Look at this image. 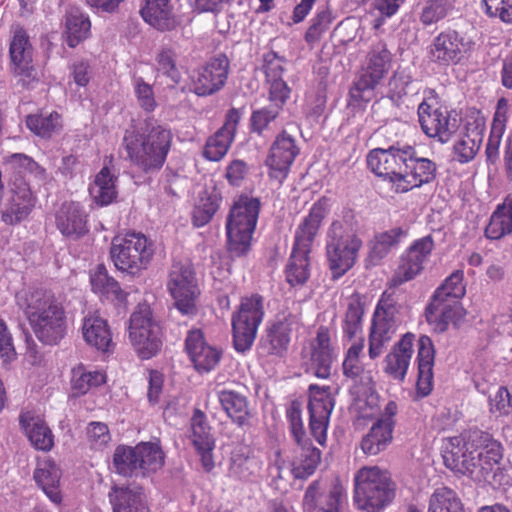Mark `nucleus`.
<instances>
[{
  "mask_svg": "<svg viewBox=\"0 0 512 512\" xmlns=\"http://www.w3.org/2000/svg\"><path fill=\"white\" fill-rule=\"evenodd\" d=\"M512 233V194L499 204L485 228V236L490 240H499Z\"/></svg>",
  "mask_w": 512,
  "mask_h": 512,
  "instance_id": "37998d69",
  "label": "nucleus"
},
{
  "mask_svg": "<svg viewBox=\"0 0 512 512\" xmlns=\"http://www.w3.org/2000/svg\"><path fill=\"white\" fill-rule=\"evenodd\" d=\"M90 282L94 292L100 293L107 298L123 301L126 297L119 283L108 275L103 266H99L91 275Z\"/></svg>",
  "mask_w": 512,
  "mask_h": 512,
  "instance_id": "603ef678",
  "label": "nucleus"
},
{
  "mask_svg": "<svg viewBox=\"0 0 512 512\" xmlns=\"http://www.w3.org/2000/svg\"><path fill=\"white\" fill-rule=\"evenodd\" d=\"M171 141L170 130L149 118L126 130L123 146L134 165L144 172H152L163 166Z\"/></svg>",
  "mask_w": 512,
  "mask_h": 512,
  "instance_id": "f257e3e1",
  "label": "nucleus"
},
{
  "mask_svg": "<svg viewBox=\"0 0 512 512\" xmlns=\"http://www.w3.org/2000/svg\"><path fill=\"white\" fill-rule=\"evenodd\" d=\"M10 197L0 211L1 221L8 226H16L28 219L37 203L36 195L25 180L12 179Z\"/></svg>",
  "mask_w": 512,
  "mask_h": 512,
  "instance_id": "dca6fc26",
  "label": "nucleus"
},
{
  "mask_svg": "<svg viewBox=\"0 0 512 512\" xmlns=\"http://www.w3.org/2000/svg\"><path fill=\"white\" fill-rule=\"evenodd\" d=\"M13 73L23 87H29L37 80V72L32 64L33 47L27 32L20 26L13 27L9 48Z\"/></svg>",
  "mask_w": 512,
  "mask_h": 512,
  "instance_id": "a211bd4d",
  "label": "nucleus"
},
{
  "mask_svg": "<svg viewBox=\"0 0 512 512\" xmlns=\"http://www.w3.org/2000/svg\"><path fill=\"white\" fill-rule=\"evenodd\" d=\"M26 125L36 135L48 138L61 130L62 121L60 114L52 111L50 113L27 116Z\"/></svg>",
  "mask_w": 512,
  "mask_h": 512,
  "instance_id": "3c124183",
  "label": "nucleus"
},
{
  "mask_svg": "<svg viewBox=\"0 0 512 512\" xmlns=\"http://www.w3.org/2000/svg\"><path fill=\"white\" fill-rule=\"evenodd\" d=\"M334 404L329 386L316 384L309 386V426L311 434L319 444H323L326 440L327 428Z\"/></svg>",
  "mask_w": 512,
  "mask_h": 512,
  "instance_id": "6ab92c4d",
  "label": "nucleus"
},
{
  "mask_svg": "<svg viewBox=\"0 0 512 512\" xmlns=\"http://www.w3.org/2000/svg\"><path fill=\"white\" fill-rule=\"evenodd\" d=\"M86 438L91 449L103 450L111 441V434L107 424L91 422L86 428Z\"/></svg>",
  "mask_w": 512,
  "mask_h": 512,
  "instance_id": "0e129e2a",
  "label": "nucleus"
},
{
  "mask_svg": "<svg viewBox=\"0 0 512 512\" xmlns=\"http://www.w3.org/2000/svg\"><path fill=\"white\" fill-rule=\"evenodd\" d=\"M482 4L488 17L512 23V0H482Z\"/></svg>",
  "mask_w": 512,
  "mask_h": 512,
  "instance_id": "69168bd1",
  "label": "nucleus"
},
{
  "mask_svg": "<svg viewBox=\"0 0 512 512\" xmlns=\"http://www.w3.org/2000/svg\"><path fill=\"white\" fill-rule=\"evenodd\" d=\"M292 461V474L295 478L306 479L311 476L321 460V452L308 442L298 444Z\"/></svg>",
  "mask_w": 512,
  "mask_h": 512,
  "instance_id": "c03bdc74",
  "label": "nucleus"
},
{
  "mask_svg": "<svg viewBox=\"0 0 512 512\" xmlns=\"http://www.w3.org/2000/svg\"><path fill=\"white\" fill-rule=\"evenodd\" d=\"M394 421L389 417H381L373 424L369 433L362 439L361 448L367 455H377L384 450L392 440Z\"/></svg>",
  "mask_w": 512,
  "mask_h": 512,
  "instance_id": "79ce46f5",
  "label": "nucleus"
},
{
  "mask_svg": "<svg viewBox=\"0 0 512 512\" xmlns=\"http://www.w3.org/2000/svg\"><path fill=\"white\" fill-rule=\"evenodd\" d=\"M56 225L59 231L72 238H78L87 231V214L79 203L65 202L56 213Z\"/></svg>",
  "mask_w": 512,
  "mask_h": 512,
  "instance_id": "2f4dec72",
  "label": "nucleus"
},
{
  "mask_svg": "<svg viewBox=\"0 0 512 512\" xmlns=\"http://www.w3.org/2000/svg\"><path fill=\"white\" fill-rule=\"evenodd\" d=\"M428 512H464V510L456 492L443 486L435 489L432 493Z\"/></svg>",
  "mask_w": 512,
  "mask_h": 512,
  "instance_id": "864d4df0",
  "label": "nucleus"
},
{
  "mask_svg": "<svg viewBox=\"0 0 512 512\" xmlns=\"http://www.w3.org/2000/svg\"><path fill=\"white\" fill-rule=\"evenodd\" d=\"M217 397L221 407L238 426L247 424L250 417L248 399L246 395L237 389L224 387L217 391Z\"/></svg>",
  "mask_w": 512,
  "mask_h": 512,
  "instance_id": "4c0bfd02",
  "label": "nucleus"
},
{
  "mask_svg": "<svg viewBox=\"0 0 512 512\" xmlns=\"http://www.w3.org/2000/svg\"><path fill=\"white\" fill-rule=\"evenodd\" d=\"M394 314V306L380 300L374 313L369 338V356L371 359H375L382 354L384 346L395 334L397 322Z\"/></svg>",
  "mask_w": 512,
  "mask_h": 512,
  "instance_id": "5701e85b",
  "label": "nucleus"
},
{
  "mask_svg": "<svg viewBox=\"0 0 512 512\" xmlns=\"http://www.w3.org/2000/svg\"><path fill=\"white\" fill-rule=\"evenodd\" d=\"M104 382L105 375L102 372H86L81 366L73 370L72 389L75 394H85L90 390V388L97 387Z\"/></svg>",
  "mask_w": 512,
  "mask_h": 512,
  "instance_id": "4d7b16f0",
  "label": "nucleus"
},
{
  "mask_svg": "<svg viewBox=\"0 0 512 512\" xmlns=\"http://www.w3.org/2000/svg\"><path fill=\"white\" fill-rule=\"evenodd\" d=\"M412 333L405 334L385 358V371L394 379L404 380L413 355Z\"/></svg>",
  "mask_w": 512,
  "mask_h": 512,
  "instance_id": "f704fd0d",
  "label": "nucleus"
},
{
  "mask_svg": "<svg viewBox=\"0 0 512 512\" xmlns=\"http://www.w3.org/2000/svg\"><path fill=\"white\" fill-rule=\"evenodd\" d=\"M264 317L263 298L258 294L243 297L232 315L233 344L238 352L249 350Z\"/></svg>",
  "mask_w": 512,
  "mask_h": 512,
  "instance_id": "9d476101",
  "label": "nucleus"
},
{
  "mask_svg": "<svg viewBox=\"0 0 512 512\" xmlns=\"http://www.w3.org/2000/svg\"><path fill=\"white\" fill-rule=\"evenodd\" d=\"M241 119V112L231 108L226 114L223 126L210 136L205 144L203 155L210 161H220L228 152L234 141L237 125Z\"/></svg>",
  "mask_w": 512,
  "mask_h": 512,
  "instance_id": "a878e982",
  "label": "nucleus"
},
{
  "mask_svg": "<svg viewBox=\"0 0 512 512\" xmlns=\"http://www.w3.org/2000/svg\"><path fill=\"white\" fill-rule=\"evenodd\" d=\"M482 143V133L477 129L463 135L454 144V157L460 163H468L474 159Z\"/></svg>",
  "mask_w": 512,
  "mask_h": 512,
  "instance_id": "5fc2aeb1",
  "label": "nucleus"
},
{
  "mask_svg": "<svg viewBox=\"0 0 512 512\" xmlns=\"http://www.w3.org/2000/svg\"><path fill=\"white\" fill-rule=\"evenodd\" d=\"M331 21L332 16L328 9L319 10L312 18L311 24L306 31L305 41L309 45L317 43L323 34L329 29Z\"/></svg>",
  "mask_w": 512,
  "mask_h": 512,
  "instance_id": "680f3d73",
  "label": "nucleus"
},
{
  "mask_svg": "<svg viewBox=\"0 0 512 512\" xmlns=\"http://www.w3.org/2000/svg\"><path fill=\"white\" fill-rule=\"evenodd\" d=\"M407 235L408 229L402 226L376 233L368 243L369 252L366 265H378Z\"/></svg>",
  "mask_w": 512,
  "mask_h": 512,
  "instance_id": "7c9ffc66",
  "label": "nucleus"
},
{
  "mask_svg": "<svg viewBox=\"0 0 512 512\" xmlns=\"http://www.w3.org/2000/svg\"><path fill=\"white\" fill-rule=\"evenodd\" d=\"M469 444L473 449V471L471 478L477 481H488L503 457L501 444L492 439L488 433L473 431L469 434Z\"/></svg>",
  "mask_w": 512,
  "mask_h": 512,
  "instance_id": "4468645a",
  "label": "nucleus"
},
{
  "mask_svg": "<svg viewBox=\"0 0 512 512\" xmlns=\"http://www.w3.org/2000/svg\"><path fill=\"white\" fill-rule=\"evenodd\" d=\"M473 455L469 439L466 441L460 436L445 439L442 456L445 466L450 470L471 477Z\"/></svg>",
  "mask_w": 512,
  "mask_h": 512,
  "instance_id": "c756f323",
  "label": "nucleus"
},
{
  "mask_svg": "<svg viewBox=\"0 0 512 512\" xmlns=\"http://www.w3.org/2000/svg\"><path fill=\"white\" fill-rule=\"evenodd\" d=\"M405 0H373L371 3L372 12L377 14L374 28L382 26L387 18L395 15Z\"/></svg>",
  "mask_w": 512,
  "mask_h": 512,
  "instance_id": "774afa93",
  "label": "nucleus"
},
{
  "mask_svg": "<svg viewBox=\"0 0 512 512\" xmlns=\"http://www.w3.org/2000/svg\"><path fill=\"white\" fill-rule=\"evenodd\" d=\"M185 347L195 369L201 373L213 370L221 359V351L206 342L201 330L189 331Z\"/></svg>",
  "mask_w": 512,
  "mask_h": 512,
  "instance_id": "cd10ccee",
  "label": "nucleus"
},
{
  "mask_svg": "<svg viewBox=\"0 0 512 512\" xmlns=\"http://www.w3.org/2000/svg\"><path fill=\"white\" fill-rule=\"evenodd\" d=\"M475 41L456 30L440 32L429 46V58L440 66L456 65L466 61L475 48Z\"/></svg>",
  "mask_w": 512,
  "mask_h": 512,
  "instance_id": "9b49d317",
  "label": "nucleus"
},
{
  "mask_svg": "<svg viewBox=\"0 0 512 512\" xmlns=\"http://www.w3.org/2000/svg\"><path fill=\"white\" fill-rule=\"evenodd\" d=\"M346 504L347 495L338 480H315L307 487L303 497L304 512H341Z\"/></svg>",
  "mask_w": 512,
  "mask_h": 512,
  "instance_id": "2eb2a0df",
  "label": "nucleus"
},
{
  "mask_svg": "<svg viewBox=\"0 0 512 512\" xmlns=\"http://www.w3.org/2000/svg\"><path fill=\"white\" fill-rule=\"evenodd\" d=\"M392 66V54L384 42L379 41L371 47L367 55L366 65L358 79L350 89V97L354 102H368L374 89L387 75Z\"/></svg>",
  "mask_w": 512,
  "mask_h": 512,
  "instance_id": "1a4fd4ad",
  "label": "nucleus"
},
{
  "mask_svg": "<svg viewBox=\"0 0 512 512\" xmlns=\"http://www.w3.org/2000/svg\"><path fill=\"white\" fill-rule=\"evenodd\" d=\"M456 0H426L420 21L423 25L429 26L439 22L452 13Z\"/></svg>",
  "mask_w": 512,
  "mask_h": 512,
  "instance_id": "6e6d98bb",
  "label": "nucleus"
},
{
  "mask_svg": "<svg viewBox=\"0 0 512 512\" xmlns=\"http://www.w3.org/2000/svg\"><path fill=\"white\" fill-rule=\"evenodd\" d=\"M417 113L422 131L440 143H447L457 130V120L450 117L447 109L435 107L426 100L419 104Z\"/></svg>",
  "mask_w": 512,
  "mask_h": 512,
  "instance_id": "412c9836",
  "label": "nucleus"
},
{
  "mask_svg": "<svg viewBox=\"0 0 512 512\" xmlns=\"http://www.w3.org/2000/svg\"><path fill=\"white\" fill-rule=\"evenodd\" d=\"M167 288L174 299L176 308L183 315L195 313L196 299L200 291L195 272L189 263H173L167 281Z\"/></svg>",
  "mask_w": 512,
  "mask_h": 512,
  "instance_id": "f8f14e48",
  "label": "nucleus"
},
{
  "mask_svg": "<svg viewBox=\"0 0 512 512\" xmlns=\"http://www.w3.org/2000/svg\"><path fill=\"white\" fill-rule=\"evenodd\" d=\"M289 343V334L282 324H275L269 330L267 337L262 342V347L269 354H281Z\"/></svg>",
  "mask_w": 512,
  "mask_h": 512,
  "instance_id": "052dcab7",
  "label": "nucleus"
},
{
  "mask_svg": "<svg viewBox=\"0 0 512 512\" xmlns=\"http://www.w3.org/2000/svg\"><path fill=\"white\" fill-rule=\"evenodd\" d=\"M489 411L495 417L512 413V393L505 386H499L489 395Z\"/></svg>",
  "mask_w": 512,
  "mask_h": 512,
  "instance_id": "bf43d9fd",
  "label": "nucleus"
},
{
  "mask_svg": "<svg viewBox=\"0 0 512 512\" xmlns=\"http://www.w3.org/2000/svg\"><path fill=\"white\" fill-rule=\"evenodd\" d=\"M329 210V200L325 197L320 198L312 205L309 214L296 230L294 247L285 271L286 279L292 286L302 285L309 278L310 246Z\"/></svg>",
  "mask_w": 512,
  "mask_h": 512,
  "instance_id": "7ed1b4c3",
  "label": "nucleus"
},
{
  "mask_svg": "<svg viewBox=\"0 0 512 512\" xmlns=\"http://www.w3.org/2000/svg\"><path fill=\"white\" fill-rule=\"evenodd\" d=\"M312 352L306 371L318 378L326 379L331 374V367L336 356L331 345L328 328L321 326L311 344Z\"/></svg>",
  "mask_w": 512,
  "mask_h": 512,
  "instance_id": "bb28decb",
  "label": "nucleus"
},
{
  "mask_svg": "<svg viewBox=\"0 0 512 512\" xmlns=\"http://www.w3.org/2000/svg\"><path fill=\"white\" fill-rule=\"evenodd\" d=\"M116 180L117 177L111 173L108 166H104L96 174L93 183L89 186V193L97 204L108 205L115 199Z\"/></svg>",
  "mask_w": 512,
  "mask_h": 512,
  "instance_id": "a18cd8bd",
  "label": "nucleus"
},
{
  "mask_svg": "<svg viewBox=\"0 0 512 512\" xmlns=\"http://www.w3.org/2000/svg\"><path fill=\"white\" fill-rule=\"evenodd\" d=\"M129 337L142 359L153 357L161 347L159 327L148 305H138L130 317Z\"/></svg>",
  "mask_w": 512,
  "mask_h": 512,
  "instance_id": "ddd939ff",
  "label": "nucleus"
},
{
  "mask_svg": "<svg viewBox=\"0 0 512 512\" xmlns=\"http://www.w3.org/2000/svg\"><path fill=\"white\" fill-rule=\"evenodd\" d=\"M409 153V145L390 146L388 149L377 148L368 154L367 164L374 174L389 179L396 189Z\"/></svg>",
  "mask_w": 512,
  "mask_h": 512,
  "instance_id": "f3484780",
  "label": "nucleus"
},
{
  "mask_svg": "<svg viewBox=\"0 0 512 512\" xmlns=\"http://www.w3.org/2000/svg\"><path fill=\"white\" fill-rule=\"evenodd\" d=\"M435 358V349L432 340L426 335L418 339V379L417 393L425 397L433 389V366Z\"/></svg>",
  "mask_w": 512,
  "mask_h": 512,
  "instance_id": "473e14b6",
  "label": "nucleus"
},
{
  "mask_svg": "<svg viewBox=\"0 0 512 512\" xmlns=\"http://www.w3.org/2000/svg\"><path fill=\"white\" fill-rule=\"evenodd\" d=\"M152 256V244L142 233L130 232L112 240L110 257L119 271L135 275L146 269Z\"/></svg>",
  "mask_w": 512,
  "mask_h": 512,
  "instance_id": "6e6552de",
  "label": "nucleus"
},
{
  "mask_svg": "<svg viewBox=\"0 0 512 512\" xmlns=\"http://www.w3.org/2000/svg\"><path fill=\"white\" fill-rule=\"evenodd\" d=\"M3 164L6 170L17 174L15 175L14 179L20 178L24 180L21 177L22 174H31L39 180L45 179L46 176V171L44 168H42L32 158L22 153H14L5 156L3 159Z\"/></svg>",
  "mask_w": 512,
  "mask_h": 512,
  "instance_id": "8fccbe9b",
  "label": "nucleus"
},
{
  "mask_svg": "<svg viewBox=\"0 0 512 512\" xmlns=\"http://www.w3.org/2000/svg\"><path fill=\"white\" fill-rule=\"evenodd\" d=\"M221 201V194L216 189L202 191L193 210L194 224L198 227L207 224L219 209Z\"/></svg>",
  "mask_w": 512,
  "mask_h": 512,
  "instance_id": "49530a36",
  "label": "nucleus"
},
{
  "mask_svg": "<svg viewBox=\"0 0 512 512\" xmlns=\"http://www.w3.org/2000/svg\"><path fill=\"white\" fill-rule=\"evenodd\" d=\"M190 438L200 457L202 468L206 472H211L215 467L213 457L215 439L210 432L205 415L199 410L194 413L191 419Z\"/></svg>",
  "mask_w": 512,
  "mask_h": 512,
  "instance_id": "c85d7f7f",
  "label": "nucleus"
},
{
  "mask_svg": "<svg viewBox=\"0 0 512 512\" xmlns=\"http://www.w3.org/2000/svg\"><path fill=\"white\" fill-rule=\"evenodd\" d=\"M229 73V60L225 55L212 58L194 72L192 87L199 96L211 95L222 89Z\"/></svg>",
  "mask_w": 512,
  "mask_h": 512,
  "instance_id": "b1692460",
  "label": "nucleus"
},
{
  "mask_svg": "<svg viewBox=\"0 0 512 512\" xmlns=\"http://www.w3.org/2000/svg\"><path fill=\"white\" fill-rule=\"evenodd\" d=\"M89 17L78 8H71L66 16L67 44L74 48L90 34Z\"/></svg>",
  "mask_w": 512,
  "mask_h": 512,
  "instance_id": "de8ad7c7",
  "label": "nucleus"
},
{
  "mask_svg": "<svg viewBox=\"0 0 512 512\" xmlns=\"http://www.w3.org/2000/svg\"><path fill=\"white\" fill-rule=\"evenodd\" d=\"M108 497L113 512H150L141 488L115 486Z\"/></svg>",
  "mask_w": 512,
  "mask_h": 512,
  "instance_id": "58836bf2",
  "label": "nucleus"
},
{
  "mask_svg": "<svg viewBox=\"0 0 512 512\" xmlns=\"http://www.w3.org/2000/svg\"><path fill=\"white\" fill-rule=\"evenodd\" d=\"M20 426L31 444L38 450L50 451L54 446V435L44 420L32 412L20 415Z\"/></svg>",
  "mask_w": 512,
  "mask_h": 512,
  "instance_id": "e433bc0d",
  "label": "nucleus"
},
{
  "mask_svg": "<svg viewBox=\"0 0 512 512\" xmlns=\"http://www.w3.org/2000/svg\"><path fill=\"white\" fill-rule=\"evenodd\" d=\"M395 497L390 473L378 466H364L354 475V503L359 510L380 512Z\"/></svg>",
  "mask_w": 512,
  "mask_h": 512,
  "instance_id": "20e7f679",
  "label": "nucleus"
},
{
  "mask_svg": "<svg viewBox=\"0 0 512 512\" xmlns=\"http://www.w3.org/2000/svg\"><path fill=\"white\" fill-rule=\"evenodd\" d=\"M141 15L148 24L161 31L172 30L179 23L170 0H146Z\"/></svg>",
  "mask_w": 512,
  "mask_h": 512,
  "instance_id": "a19ab883",
  "label": "nucleus"
},
{
  "mask_svg": "<svg viewBox=\"0 0 512 512\" xmlns=\"http://www.w3.org/2000/svg\"><path fill=\"white\" fill-rule=\"evenodd\" d=\"M259 209L260 202L248 196H240L231 207L226 230L229 249L236 255H241L248 250Z\"/></svg>",
  "mask_w": 512,
  "mask_h": 512,
  "instance_id": "0eeeda50",
  "label": "nucleus"
},
{
  "mask_svg": "<svg viewBox=\"0 0 512 512\" xmlns=\"http://www.w3.org/2000/svg\"><path fill=\"white\" fill-rule=\"evenodd\" d=\"M362 240L346 220H334L326 234V256L333 278L350 270L358 257Z\"/></svg>",
  "mask_w": 512,
  "mask_h": 512,
  "instance_id": "39448f33",
  "label": "nucleus"
},
{
  "mask_svg": "<svg viewBox=\"0 0 512 512\" xmlns=\"http://www.w3.org/2000/svg\"><path fill=\"white\" fill-rule=\"evenodd\" d=\"M34 479L53 503L61 502L62 498L59 490L61 470L52 459L45 457L38 461L37 468L34 471Z\"/></svg>",
  "mask_w": 512,
  "mask_h": 512,
  "instance_id": "ea45409f",
  "label": "nucleus"
},
{
  "mask_svg": "<svg viewBox=\"0 0 512 512\" xmlns=\"http://www.w3.org/2000/svg\"><path fill=\"white\" fill-rule=\"evenodd\" d=\"M282 110L279 104L269 103L267 106L255 110L251 116L252 128L258 133L268 128L269 124L274 121Z\"/></svg>",
  "mask_w": 512,
  "mask_h": 512,
  "instance_id": "338daca9",
  "label": "nucleus"
},
{
  "mask_svg": "<svg viewBox=\"0 0 512 512\" xmlns=\"http://www.w3.org/2000/svg\"><path fill=\"white\" fill-rule=\"evenodd\" d=\"M434 242L431 236L416 240L401 256L398 267L389 281L391 287H397L414 279L428 260Z\"/></svg>",
  "mask_w": 512,
  "mask_h": 512,
  "instance_id": "aec40b11",
  "label": "nucleus"
},
{
  "mask_svg": "<svg viewBox=\"0 0 512 512\" xmlns=\"http://www.w3.org/2000/svg\"><path fill=\"white\" fill-rule=\"evenodd\" d=\"M412 77L405 70H397L394 72L388 82V97L398 102L409 94L411 90Z\"/></svg>",
  "mask_w": 512,
  "mask_h": 512,
  "instance_id": "e2e57ef3",
  "label": "nucleus"
},
{
  "mask_svg": "<svg viewBox=\"0 0 512 512\" xmlns=\"http://www.w3.org/2000/svg\"><path fill=\"white\" fill-rule=\"evenodd\" d=\"M298 154L296 140L285 131L280 133L272 143L266 159L269 177L282 184Z\"/></svg>",
  "mask_w": 512,
  "mask_h": 512,
  "instance_id": "4be33fe9",
  "label": "nucleus"
},
{
  "mask_svg": "<svg viewBox=\"0 0 512 512\" xmlns=\"http://www.w3.org/2000/svg\"><path fill=\"white\" fill-rule=\"evenodd\" d=\"M464 316L463 308L457 299L433 298L426 308V318L435 324L440 331H444L449 323L456 324Z\"/></svg>",
  "mask_w": 512,
  "mask_h": 512,
  "instance_id": "72a5a7b5",
  "label": "nucleus"
},
{
  "mask_svg": "<svg viewBox=\"0 0 512 512\" xmlns=\"http://www.w3.org/2000/svg\"><path fill=\"white\" fill-rule=\"evenodd\" d=\"M410 156L406 158L403 173L396 192L404 193L421 187L435 179L436 164L428 158L417 157L415 149L410 146Z\"/></svg>",
  "mask_w": 512,
  "mask_h": 512,
  "instance_id": "393cba45",
  "label": "nucleus"
},
{
  "mask_svg": "<svg viewBox=\"0 0 512 512\" xmlns=\"http://www.w3.org/2000/svg\"><path fill=\"white\" fill-rule=\"evenodd\" d=\"M165 453L159 441L140 442L136 446H118L113 455L115 470L125 476L146 477L160 470Z\"/></svg>",
  "mask_w": 512,
  "mask_h": 512,
  "instance_id": "423d86ee",
  "label": "nucleus"
},
{
  "mask_svg": "<svg viewBox=\"0 0 512 512\" xmlns=\"http://www.w3.org/2000/svg\"><path fill=\"white\" fill-rule=\"evenodd\" d=\"M82 334L85 342L97 350L108 352L113 346L107 321L96 312H89L83 318Z\"/></svg>",
  "mask_w": 512,
  "mask_h": 512,
  "instance_id": "c9c22d12",
  "label": "nucleus"
},
{
  "mask_svg": "<svg viewBox=\"0 0 512 512\" xmlns=\"http://www.w3.org/2000/svg\"><path fill=\"white\" fill-rule=\"evenodd\" d=\"M37 339L47 345L58 344L66 335V311L61 297L50 290L29 292L22 304Z\"/></svg>",
  "mask_w": 512,
  "mask_h": 512,
  "instance_id": "f03ea898",
  "label": "nucleus"
},
{
  "mask_svg": "<svg viewBox=\"0 0 512 512\" xmlns=\"http://www.w3.org/2000/svg\"><path fill=\"white\" fill-rule=\"evenodd\" d=\"M261 468L262 462L258 458L234 452L229 466V476L240 481H250L259 474Z\"/></svg>",
  "mask_w": 512,
  "mask_h": 512,
  "instance_id": "09e8293b",
  "label": "nucleus"
},
{
  "mask_svg": "<svg viewBox=\"0 0 512 512\" xmlns=\"http://www.w3.org/2000/svg\"><path fill=\"white\" fill-rule=\"evenodd\" d=\"M463 271L456 270L445 279L443 284L437 288L433 294V298L441 299H457L459 300L465 294V286L463 284Z\"/></svg>",
  "mask_w": 512,
  "mask_h": 512,
  "instance_id": "13d9d810",
  "label": "nucleus"
}]
</instances>
